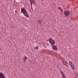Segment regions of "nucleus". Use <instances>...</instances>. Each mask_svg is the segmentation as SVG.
I'll list each match as a JSON object with an SVG mask.
<instances>
[{
	"label": "nucleus",
	"instance_id": "1",
	"mask_svg": "<svg viewBox=\"0 0 78 78\" xmlns=\"http://www.w3.org/2000/svg\"><path fill=\"white\" fill-rule=\"evenodd\" d=\"M21 11V12L23 13V14L25 16L27 17H29L28 14V13H27V10H26L25 9V8H23V7H22Z\"/></svg>",
	"mask_w": 78,
	"mask_h": 78
},
{
	"label": "nucleus",
	"instance_id": "2",
	"mask_svg": "<svg viewBox=\"0 0 78 78\" xmlns=\"http://www.w3.org/2000/svg\"><path fill=\"white\" fill-rule=\"evenodd\" d=\"M49 41L52 46L54 45L55 44V41H54V40H53V39L51 38L49 39Z\"/></svg>",
	"mask_w": 78,
	"mask_h": 78
},
{
	"label": "nucleus",
	"instance_id": "3",
	"mask_svg": "<svg viewBox=\"0 0 78 78\" xmlns=\"http://www.w3.org/2000/svg\"><path fill=\"white\" fill-rule=\"evenodd\" d=\"M69 64L71 66L72 69L73 70H75V65L73 64V62L70 61L69 62Z\"/></svg>",
	"mask_w": 78,
	"mask_h": 78
},
{
	"label": "nucleus",
	"instance_id": "4",
	"mask_svg": "<svg viewBox=\"0 0 78 78\" xmlns=\"http://www.w3.org/2000/svg\"><path fill=\"white\" fill-rule=\"evenodd\" d=\"M70 14V12L69 10H66L64 12V15L66 16H68Z\"/></svg>",
	"mask_w": 78,
	"mask_h": 78
},
{
	"label": "nucleus",
	"instance_id": "5",
	"mask_svg": "<svg viewBox=\"0 0 78 78\" xmlns=\"http://www.w3.org/2000/svg\"><path fill=\"white\" fill-rule=\"evenodd\" d=\"M29 0L31 4V7H32V4H35V3H36L35 1H34V0Z\"/></svg>",
	"mask_w": 78,
	"mask_h": 78
},
{
	"label": "nucleus",
	"instance_id": "6",
	"mask_svg": "<svg viewBox=\"0 0 78 78\" xmlns=\"http://www.w3.org/2000/svg\"><path fill=\"white\" fill-rule=\"evenodd\" d=\"M59 70L60 71V72L61 73V74H62V76L63 77V78H66V77L64 75V73H63V72H62V71H61V69L59 68Z\"/></svg>",
	"mask_w": 78,
	"mask_h": 78
},
{
	"label": "nucleus",
	"instance_id": "7",
	"mask_svg": "<svg viewBox=\"0 0 78 78\" xmlns=\"http://www.w3.org/2000/svg\"><path fill=\"white\" fill-rule=\"evenodd\" d=\"M62 63L64 64V65H65V66H67V62H65L64 60H63L62 61Z\"/></svg>",
	"mask_w": 78,
	"mask_h": 78
},
{
	"label": "nucleus",
	"instance_id": "8",
	"mask_svg": "<svg viewBox=\"0 0 78 78\" xmlns=\"http://www.w3.org/2000/svg\"><path fill=\"white\" fill-rule=\"evenodd\" d=\"M52 47L53 49L54 50H57V47H56V46L55 45H53V46H52Z\"/></svg>",
	"mask_w": 78,
	"mask_h": 78
},
{
	"label": "nucleus",
	"instance_id": "9",
	"mask_svg": "<svg viewBox=\"0 0 78 78\" xmlns=\"http://www.w3.org/2000/svg\"><path fill=\"white\" fill-rule=\"evenodd\" d=\"M27 59H28V58L25 56L24 58H23V61L25 62H26V61H27Z\"/></svg>",
	"mask_w": 78,
	"mask_h": 78
},
{
	"label": "nucleus",
	"instance_id": "10",
	"mask_svg": "<svg viewBox=\"0 0 78 78\" xmlns=\"http://www.w3.org/2000/svg\"><path fill=\"white\" fill-rule=\"evenodd\" d=\"M37 22L39 24H41V21H39V20H38L37 21Z\"/></svg>",
	"mask_w": 78,
	"mask_h": 78
},
{
	"label": "nucleus",
	"instance_id": "11",
	"mask_svg": "<svg viewBox=\"0 0 78 78\" xmlns=\"http://www.w3.org/2000/svg\"><path fill=\"white\" fill-rule=\"evenodd\" d=\"M60 10L61 12H63V10H62V9L61 8V9H60Z\"/></svg>",
	"mask_w": 78,
	"mask_h": 78
},
{
	"label": "nucleus",
	"instance_id": "12",
	"mask_svg": "<svg viewBox=\"0 0 78 78\" xmlns=\"http://www.w3.org/2000/svg\"><path fill=\"white\" fill-rule=\"evenodd\" d=\"M35 49H38L39 48L38 47H36L34 48Z\"/></svg>",
	"mask_w": 78,
	"mask_h": 78
},
{
	"label": "nucleus",
	"instance_id": "13",
	"mask_svg": "<svg viewBox=\"0 0 78 78\" xmlns=\"http://www.w3.org/2000/svg\"><path fill=\"white\" fill-rule=\"evenodd\" d=\"M58 9H61V7H58Z\"/></svg>",
	"mask_w": 78,
	"mask_h": 78
},
{
	"label": "nucleus",
	"instance_id": "14",
	"mask_svg": "<svg viewBox=\"0 0 78 78\" xmlns=\"http://www.w3.org/2000/svg\"><path fill=\"white\" fill-rule=\"evenodd\" d=\"M15 12L16 13H17V11L16 10H15Z\"/></svg>",
	"mask_w": 78,
	"mask_h": 78
}]
</instances>
